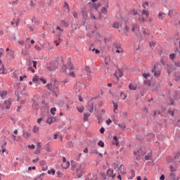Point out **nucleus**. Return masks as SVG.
Returning a JSON list of instances; mask_svg holds the SVG:
<instances>
[{"label":"nucleus","instance_id":"58","mask_svg":"<svg viewBox=\"0 0 180 180\" xmlns=\"http://www.w3.org/2000/svg\"><path fill=\"white\" fill-rule=\"evenodd\" d=\"M170 176L172 178V179H176V178H175V174L174 173H170Z\"/></svg>","mask_w":180,"mask_h":180},{"label":"nucleus","instance_id":"63","mask_svg":"<svg viewBox=\"0 0 180 180\" xmlns=\"http://www.w3.org/2000/svg\"><path fill=\"white\" fill-rule=\"evenodd\" d=\"M4 70H5V68H4V65H2V68H0V74H4Z\"/></svg>","mask_w":180,"mask_h":180},{"label":"nucleus","instance_id":"6","mask_svg":"<svg viewBox=\"0 0 180 180\" xmlns=\"http://www.w3.org/2000/svg\"><path fill=\"white\" fill-rule=\"evenodd\" d=\"M120 27L124 31L125 36H127V32H129V27L126 25V22H123L120 25Z\"/></svg>","mask_w":180,"mask_h":180},{"label":"nucleus","instance_id":"4","mask_svg":"<svg viewBox=\"0 0 180 180\" xmlns=\"http://www.w3.org/2000/svg\"><path fill=\"white\" fill-rule=\"evenodd\" d=\"M58 67V60H56L50 63V66H47L48 71H54Z\"/></svg>","mask_w":180,"mask_h":180},{"label":"nucleus","instance_id":"49","mask_svg":"<svg viewBox=\"0 0 180 180\" xmlns=\"http://www.w3.org/2000/svg\"><path fill=\"white\" fill-rule=\"evenodd\" d=\"M60 23H61V25H63V26H65V27H67V26H68V24L64 20H61Z\"/></svg>","mask_w":180,"mask_h":180},{"label":"nucleus","instance_id":"19","mask_svg":"<svg viewBox=\"0 0 180 180\" xmlns=\"http://www.w3.org/2000/svg\"><path fill=\"white\" fill-rule=\"evenodd\" d=\"M101 13H103L104 15H106V13H108V6L101 8Z\"/></svg>","mask_w":180,"mask_h":180},{"label":"nucleus","instance_id":"47","mask_svg":"<svg viewBox=\"0 0 180 180\" xmlns=\"http://www.w3.org/2000/svg\"><path fill=\"white\" fill-rule=\"evenodd\" d=\"M120 97L122 98V99H126V98H127V96H126V94H124V93H123V92H121L120 93Z\"/></svg>","mask_w":180,"mask_h":180},{"label":"nucleus","instance_id":"15","mask_svg":"<svg viewBox=\"0 0 180 180\" xmlns=\"http://www.w3.org/2000/svg\"><path fill=\"white\" fill-rule=\"evenodd\" d=\"M6 95H8V91H0V96L2 99H4V96H6Z\"/></svg>","mask_w":180,"mask_h":180},{"label":"nucleus","instance_id":"48","mask_svg":"<svg viewBox=\"0 0 180 180\" xmlns=\"http://www.w3.org/2000/svg\"><path fill=\"white\" fill-rule=\"evenodd\" d=\"M32 20L33 23H35V25H39V21L36 19V17H34Z\"/></svg>","mask_w":180,"mask_h":180},{"label":"nucleus","instance_id":"52","mask_svg":"<svg viewBox=\"0 0 180 180\" xmlns=\"http://www.w3.org/2000/svg\"><path fill=\"white\" fill-rule=\"evenodd\" d=\"M13 78H15V79H18V78H19V76L18 75V72L16 71L13 72Z\"/></svg>","mask_w":180,"mask_h":180},{"label":"nucleus","instance_id":"41","mask_svg":"<svg viewBox=\"0 0 180 180\" xmlns=\"http://www.w3.org/2000/svg\"><path fill=\"white\" fill-rule=\"evenodd\" d=\"M175 57H176V56L175 55V53H171L170 55H169V58L171 59V60H175Z\"/></svg>","mask_w":180,"mask_h":180},{"label":"nucleus","instance_id":"54","mask_svg":"<svg viewBox=\"0 0 180 180\" xmlns=\"http://www.w3.org/2000/svg\"><path fill=\"white\" fill-rule=\"evenodd\" d=\"M171 172H175V168L172 166V165H169Z\"/></svg>","mask_w":180,"mask_h":180},{"label":"nucleus","instance_id":"62","mask_svg":"<svg viewBox=\"0 0 180 180\" xmlns=\"http://www.w3.org/2000/svg\"><path fill=\"white\" fill-rule=\"evenodd\" d=\"M100 133H101V134H103L105 133V128L101 127L100 129Z\"/></svg>","mask_w":180,"mask_h":180},{"label":"nucleus","instance_id":"38","mask_svg":"<svg viewBox=\"0 0 180 180\" xmlns=\"http://www.w3.org/2000/svg\"><path fill=\"white\" fill-rule=\"evenodd\" d=\"M112 27H114V29H119V22H114Z\"/></svg>","mask_w":180,"mask_h":180},{"label":"nucleus","instance_id":"21","mask_svg":"<svg viewBox=\"0 0 180 180\" xmlns=\"http://www.w3.org/2000/svg\"><path fill=\"white\" fill-rule=\"evenodd\" d=\"M129 89L130 91H136L137 89V88L134 86V85H133L132 84H130L129 85Z\"/></svg>","mask_w":180,"mask_h":180},{"label":"nucleus","instance_id":"59","mask_svg":"<svg viewBox=\"0 0 180 180\" xmlns=\"http://www.w3.org/2000/svg\"><path fill=\"white\" fill-rule=\"evenodd\" d=\"M15 95L17 96V99L19 101V98H20V95H19V92L18 91H15Z\"/></svg>","mask_w":180,"mask_h":180},{"label":"nucleus","instance_id":"2","mask_svg":"<svg viewBox=\"0 0 180 180\" xmlns=\"http://www.w3.org/2000/svg\"><path fill=\"white\" fill-rule=\"evenodd\" d=\"M134 154L135 155V162L136 164H137V161H140V160H141V154H142V155H146V152H143V150L139 149V150L134 151Z\"/></svg>","mask_w":180,"mask_h":180},{"label":"nucleus","instance_id":"31","mask_svg":"<svg viewBox=\"0 0 180 180\" xmlns=\"http://www.w3.org/2000/svg\"><path fill=\"white\" fill-rule=\"evenodd\" d=\"M56 30H59L60 32L58 33L57 36L58 37H60V36H61V33L63 32V30H61V28H60V27H56Z\"/></svg>","mask_w":180,"mask_h":180},{"label":"nucleus","instance_id":"1","mask_svg":"<svg viewBox=\"0 0 180 180\" xmlns=\"http://www.w3.org/2000/svg\"><path fill=\"white\" fill-rule=\"evenodd\" d=\"M85 165L81 164L79 167L76 169V172L77 174V178H81L84 174H85Z\"/></svg>","mask_w":180,"mask_h":180},{"label":"nucleus","instance_id":"44","mask_svg":"<svg viewBox=\"0 0 180 180\" xmlns=\"http://www.w3.org/2000/svg\"><path fill=\"white\" fill-rule=\"evenodd\" d=\"M168 15H169L170 18H172L174 16V10H170L169 11Z\"/></svg>","mask_w":180,"mask_h":180},{"label":"nucleus","instance_id":"32","mask_svg":"<svg viewBox=\"0 0 180 180\" xmlns=\"http://www.w3.org/2000/svg\"><path fill=\"white\" fill-rule=\"evenodd\" d=\"M9 5H11V6H16V5H18V1H9Z\"/></svg>","mask_w":180,"mask_h":180},{"label":"nucleus","instance_id":"37","mask_svg":"<svg viewBox=\"0 0 180 180\" xmlns=\"http://www.w3.org/2000/svg\"><path fill=\"white\" fill-rule=\"evenodd\" d=\"M46 86H47L49 91H53V84H48L46 85Z\"/></svg>","mask_w":180,"mask_h":180},{"label":"nucleus","instance_id":"56","mask_svg":"<svg viewBox=\"0 0 180 180\" xmlns=\"http://www.w3.org/2000/svg\"><path fill=\"white\" fill-rule=\"evenodd\" d=\"M41 151V149L37 148L36 150L34 151V154H39Z\"/></svg>","mask_w":180,"mask_h":180},{"label":"nucleus","instance_id":"9","mask_svg":"<svg viewBox=\"0 0 180 180\" xmlns=\"http://www.w3.org/2000/svg\"><path fill=\"white\" fill-rule=\"evenodd\" d=\"M11 105H12V102L11 101V100L5 101L4 106L6 107V109H11Z\"/></svg>","mask_w":180,"mask_h":180},{"label":"nucleus","instance_id":"3","mask_svg":"<svg viewBox=\"0 0 180 180\" xmlns=\"http://www.w3.org/2000/svg\"><path fill=\"white\" fill-rule=\"evenodd\" d=\"M88 5L91 9L98 11V8L101 6V3L98 2V1H91L88 4Z\"/></svg>","mask_w":180,"mask_h":180},{"label":"nucleus","instance_id":"11","mask_svg":"<svg viewBox=\"0 0 180 180\" xmlns=\"http://www.w3.org/2000/svg\"><path fill=\"white\" fill-rule=\"evenodd\" d=\"M23 137H25V139H29V137H30V133L26 129L23 130Z\"/></svg>","mask_w":180,"mask_h":180},{"label":"nucleus","instance_id":"18","mask_svg":"<svg viewBox=\"0 0 180 180\" xmlns=\"http://www.w3.org/2000/svg\"><path fill=\"white\" fill-rule=\"evenodd\" d=\"M87 109L90 113H92L94 112V103L91 105H88Z\"/></svg>","mask_w":180,"mask_h":180},{"label":"nucleus","instance_id":"61","mask_svg":"<svg viewBox=\"0 0 180 180\" xmlns=\"http://www.w3.org/2000/svg\"><path fill=\"white\" fill-rule=\"evenodd\" d=\"M174 65H175L176 67L179 68V67H180V62H179V61L174 62Z\"/></svg>","mask_w":180,"mask_h":180},{"label":"nucleus","instance_id":"39","mask_svg":"<svg viewBox=\"0 0 180 180\" xmlns=\"http://www.w3.org/2000/svg\"><path fill=\"white\" fill-rule=\"evenodd\" d=\"M142 75L145 79H148V77H150V74L148 73H143Z\"/></svg>","mask_w":180,"mask_h":180},{"label":"nucleus","instance_id":"23","mask_svg":"<svg viewBox=\"0 0 180 180\" xmlns=\"http://www.w3.org/2000/svg\"><path fill=\"white\" fill-rule=\"evenodd\" d=\"M64 8L66 9V12H70V6L68 2H65Z\"/></svg>","mask_w":180,"mask_h":180},{"label":"nucleus","instance_id":"25","mask_svg":"<svg viewBox=\"0 0 180 180\" xmlns=\"http://www.w3.org/2000/svg\"><path fill=\"white\" fill-rule=\"evenodd\" d=\"M45 150L48 151V153H51V150H50V143H46L45 146Z\"/></svg>","mask_w":180,"mask_h":180},{"label":"nucleus","instance_id":"64","mask_svg":"<svg viewBox=\"0 0 180 180\" xmlns=\"http://www.w3.org/2000/svg\"><path fill=\"white\" fill-rule=\"evenodd\" d=\"M101 177L103 178V179H107L106 178V174H105V173H101Z\"/></svg>","mask_w":180,"mask_h":180},{"label":"nucleus","instance_id":"8","mask_svg":"<svg viewBox=\"0 0 180 180\" xmlns=\"http://www.w3.org/2000/svg\"><path fill=\"white\" fill-rule=\"evenodd\" d=\"M118 171V174H120L121 175H126V169H124V166L123 165H121L119 167Z\"/></svg>","mask_w":180,"mask_h":180},{"label":"nucleus","instance_id":"22","mask_svg":"<svg viewBox=\"0 0 180 180\" xmlns=\"http://www.w3.org/2000/svg\"><path fill=\"white\" fill-rule=\"evenodd\" d=\"M113 108H114V113L116 112V110H117L118 105L117 103H115V101H112Z\"/></svg>","mask_w":180,"mask_h":180},{"label":"nucleus","instance_id":"24","mask_svg":"<svg viewBox=\"0 0 180 180\" xmlns=\"http://www.w3.org/2000/svg\"><path fill=\"white\" fill-rule=\"evenodd\" d=\"M52 81H53V82H54L53 89H58V86H57V82H58L57 81V79H53Z\"/></svg>","mask_w":180,"mask_h":180},{"label":"nucleus","instance_id":"17","mask_svg":"<svg viewBox=\"0 0 180 180\" xmlns=\"http://www.w3.org/2000/svg\"><path fill=\"white\" fill-rule=\"evenodd\" d=\"M69 167H70V162H66L65 163H63V164L62 165V167H63L64 169H67Z\"/></svg>","mask_w":180,"mask_h":180},{"label":"nucleus","instance_id":"20","mask_svg":"<svg viewBox=\"0 0 180 180\" xmlns=\"http://www.w3.org/2000/svg\"><path fill=\"white\" fill-rule=\"evenodd\" d=\"M85 71H86V72H88L87 76L89 77V75H91V68H89V66H86L85 67Z\"/></svg>","mask_w":180,"mask_h":180},{"label":"nucleus","instance_id":"13","mask_svg":"<svg viewBox=\"0 0 180 180\" xmlns=\"http://www.w3.org/2000/svg\"><path fill=\"white\" fill-rule=\"evenodd\" d=\"M89 116H91V114H89V112H84V121L88 122V117H89Z\"/></svg>","mask_w":180,"mask_h":180},{"label":"nucleus","instance_id":"36","mask_svg":"<svg viewBox=\"0 0 180 180\" xmlns=\"http://www.w3.org/2000/svg\"><path fill=\"white\" fill-rule=\"evenodd\" d=\"M48 174L50 175L51 174H52V175H56V170H54L53 169H52L51 170H49L48 171Z\"/></svg>","mask_w":180,"mask_h":180},{"label":"nucleus","instance_id":"14","mask_svg":"<svg viewBox=\"0 0 180 180\" xmlns=\"http://www.w3.org/2000/svg\"><path fill=\"white\" fill-rule=\"evenodd\" d=\"M113 140L115 141L112 142V144H114V145L116 144V146H119V139H117V136H113Z\"/></svg>","mask_w":180,"mask_h":180},{"label":"nucleus","instance_id":"12","mask_svg":"<svg viewBox=\"0 0 180 180\" xmlns=\"http://www.w3.org/2000/svg\"><path fill=\"white\" fill-rule=\"evenodd\" d=\"M139 30V27L138 25H134L132 27V32L133 33H136V32Z\"/></svg>","mask_w":180,"mask_h":180},{"label":"nucleus","instance_id":"29","mask_svg":"<svg viewBox=\"0 0 180 180\" xmlns=\"http://www.w3.org/2000/svg\"><path fill=\"white\" fill-rule=\"evenodd\" d=\"M98 146H99V147H101L102 148H103V147H105V143H103V141H99L98 142Z\"/></svg>","mask_w":180,"mask_h":180},{"label":"nucleus","instance_id":"60","mask_svg":"<svg viewBox=\"0 0 180 180\" xmlns=\"http://www.w3.org/2000/svg\"><path fill=\"white\" fill-rule=\"evenodd\" d=\"M110 123H112V120L108 118V120H106V124H108V126H110Z\"/></svg>","mask_w":180,"mask_h":180},{"label":"nucleus","instance_id":"5","mask_svg":"<svg viewBox=\"0 0 180 180\" xmlns=\"http://www.w3.org/2000/svg\"><path fill=\"white\" fill-rule=\"evenodd\" d=\"M157 68H158V65L156 64L154 65L151 72L152 74H154V76L156 78H159L160 75H161V70H157Z\"/></svg>","mask_w":180,"mask_h":180},{"label":"nucleus","instance_id":"55","mask_svg":"<svg viewBox=\"0 0 180 180\" xmlns=\"http://www.w3.org/2000/svg\"><path fill=\"white\" fill-rule=\"evenodd\" d=\"M98 120V123H101V120H102V115H98L96 116Z\"/></svg>","mask_w":180,"mask_h":180},{"label":"nucleus","instance_id":"45","mask_svg":"<svg viewBox=\"0 0 180 180\" xmlns=\"http://www.w3.org/2000/svg\"><path fill=\"white\" fill-rule=\"evenodd\" d=\"M32 106L34 107V108H35V109H39V104L37 103H36V101H34V103H33V104H32Z\"/></svg>","mask_w":180,"mask_h":180},{"label":"nucleus","instance_id":"51","mask_svg":"<svg viewBox=\"0 0 180 180\" xmlns=\"http://www.w3.org/2000/svg\"><path fill=\"white\" fill-rule=\"evenodd\" d=\"M168 115H170V116H172V117H174V111L169 110L167 111Z\"/></svg>","mask_w":180,"mask_h":180},{"label":"nucleus","instance_id":"26","mask_svg":"<svg viewBox=\"0 0 180 180\" xmlns=\"http://www.w3.org/2000/svg\"><path fill=\"white\" fill-rule=\"evenodd\" d=\"M164 15H165V13H164L162 12H160L159 14H158L159 19L162 20V19H164Z\"/></svg>","mask_w":180,"mask_h":180},{"label":"nucleus","instance_id":"28","mask_svg":"<svg viewBox=\"0 0 180 180\" xmlns=\"http://www.w3.org/2000/svg\"><path fill=\"white\" fill-rule=\"evenodd\" d=\"M114 47H115V49H117L122 50V45H120V44H117V43L114 44Z\"/></svg>","mask_w":180,"mask_h":180},{"label":"nucleus","instance_id":"35","mask_svg":"<svg viewBox=\"0 0 180 180\" xmlns=\"http://www.w3.org/2000/svg\"><path fill=\"white\" fill-rule=\"evenodd\" d=\"M141 15H145L146 18H148V11L143 10L141 12Z\"/></svg>","mask_w":180,"mask_h":180},{"label":"nucleus","instance_id":"40","mask_svg":"<svg viewBox=\"0 0 180 180\" xmlns=\"http://www.w3.org/2000/svg\"><path fill=\"white\" fill-rule=\"evenodd\" d=\"M142 6L144 8V9H147V8H148V1H146L144 4H143Z\"/></svg>","mask_w":180,"mask_h":180},{"label":"nucleus","instance_id":"57","mask_svg":"<svg viewBox=\"0 0 180 180\" xmlns=\"http://www.w3.org/2000/svg\"><path fill=\"white\" fill-rule=\"evenodd\" d=\"M41 122H44V120L43 118H39L37 120V123L39 124H40V123H41Z\"/></svg>","mask_w":180,"mask_h":180},{"label":"nucleus","instance_id":"30","mask_svg":"<svg viewBox=\"0 0 180 180\" xmlns=\"http://www.w3.org/2000/svg\"><path fill=\"white\" fill-rule=\"evenodd\" d=\"M56 110H57V108H51V113L53 116H54V115H56Z\"/></svg>","mask_w":180,"mask_h":180},{"label":"nucleus","instance_id":"7","mask_svg":"<svg viewBox=\"0 0 180 180\" xmlns=\"http://www.w3.org/2000/svg\"><path fill=\"white\" fill-rule=\"evenodd\" d=\"M107 176H108V179L109 178H112V179H115V177L116 176V174H113V169H108L107 170Z\"/></svg>","mask_w":180,"mask_h":180},{"label":"nucleus","instance_id":"53","mask_svg":"<svg viewBox=\"0 0 180 180\" xmlns=\"http://www.w3.org/2000/svg\"><path fill=\"white\" fill-rule=\"evenodd\" d=\"M85 180H92V176H91V174H88L85 176Z\"/></svg>","mask_w":180,"mask_h":180},{"label":"nucleus","instance_id":"42","mask_svg":"<svg viewBox=\"0 0 180 180\" xmlns=\"http://www.w3.org/2000/svg\"><path fill=\"white\" fill-rule=\"evenodd\" d=\"M82 155V153H77V155H76V160L77 161H79L81 158V156Z\"/></svg>","mask_w":180,"mask_h":180},{"label":"nucleus","instance_id":"33","mask_svg":"<svg viewBox=\"0 0 180 180\" xmlns=\"http://www.w3.org/2000/svg\"><path fill=\"white\" fill-rule=\"evenodd\" d=\"M113 167H114V169L115 171H119V164L117 163H114L113 165Z\"/></svg>","mask_w":180,"mask_h":180},{"label":"nucleus","instance_id":"43","mask_svg":"<svg viewBox=\"0 0 180 180\" xmlns=\"http://www.w3.org/2000/svg\"><path fill=\"white\" fill-rule=\"evenodd\" d=\"M32 131H33V133H37V131H39V127L34 126Z\"/></svg>","mask_w":180,"mask_h":180},{"label":"nucleus","instance_id":"46","mask_svg":"<svg viewBox=\"0 0 180 180\" xmlns=\"http://www.w3.org/2000/svg\"><path fill=\"white\" fill-rule=\"evenodd\" d=\"M39 77L37 76H35L33 79H32V82H39Z\"/></svg>","mask_w":180,"mask_h":180},{"label":"nucleus","instance_id":"10","mask_svg":"<svg viewBox=\"0 0 180 180\" xmlns=\"http://www.w3.org/2000/svg\"><path fill=\"white\" fill-rule=\"evenodd\" d=\"M45 123H48L49 124H53L54 123V117H49Z\"/></svg>","mask_w":180,"mask_h":180},{"label":"nucleus","instance_id":"50","mask_svg":"<svg viewBox=\"0 0 180 180\" xmlns=\"http://www.w3.org/2000/svg\"><path fill=\"white\" fill-rule=\"evenodd\" d=\"M179 156H180V151H179V152H177V153H176V155H175L174 157V160H176V159L179 158Z\"/></svg>","mask_w":180,"mask_h":180},{"label":"nucleus","instance_id":"34","mask_svg":"<svg viewBox=\"0 0 180 180\" xmlns=\"http://www.w3.org/2000/svg\"><path fill=\"white\" fill-rule=\"evenodd\" d=\"M78 112H79V113H82L84 112V109H85V107L82 106L80 108H77Z\"/></svg>","mask_w":180,"mask_h":180},{"label":"nucleus","instance_id":"27","mask_svg":"<svg viewBox=\"0 0 180 180\" xmlns=\"http://www.w3.org/2000/svg\"><path fill=\"white\" fill-rule=\"evenodd\" d=\"M144 84L148 85V86H150V85H151V82L149 79H146L144 80Z\"/></svg>","mask_w":180,"mask_h":180},{"label":"nucleus","instance_id":"16","mask_svg":"<svg viewBox=\"0 0 180 180\" xmlns=\"http://www.w3.org/2000/svg\"><path fill=\"white\" fill-rule=\"evenodd\" d=\"M58 105L60 108H64V106H65V103L63 100H60L59 101H58Z\"/></svg>","mask_w":180,"mask_h":180}]
</instances>
